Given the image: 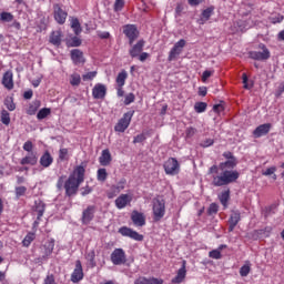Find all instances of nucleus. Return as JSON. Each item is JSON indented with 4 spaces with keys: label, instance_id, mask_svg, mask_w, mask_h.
Wrapping results in <instances>:
<instances>
[{
    "label": "nucleus",
    "instance_id": "obj_1",
    "mask_svg": "<svg viewBox=\"0 0 284 284\" xmlns=\"http://www.w3.org/2000/svg\"><path fill=\"white\" fill-rule=\"evenodd\" d=\"M236 165H239V160L236 159L226 160L219 165H212L209 169V174H214L212 176V185L214 187H223L224 185H230V183H236L239 176H241V173L234 170Z\"/></svg>",
    "mask_w": 284,
    "mask_h": 284
},
{
    "label": "nucleus",
    "instance_id": "obj_2",
    "mask_svg": "<svg viewBox=\"0 0 284 284\" xmlns=\"http://www.w3.org/2000/svg\"><path fill=\"white\" fill-rule=\"evenodd\" d=\"M85 181V168L78 165L64 183L65 196H77L81 183Z\"/></svg>",
    "mask_w": 284,
    "mask_h": 284
},
{
    "label": "nucleus",
    "instance_id": "obj_3",
    "mask_svg": "<svg viewBox=\"0 0 284 284\" xmlns=\"http://www.w3.org/2000/svg\"><path fill=\"white\" fill-rule=\"evenodd\" d=\"M164 172L169 176H176L181 172V164H179V160L176 158H169L164 164Z\"/></svg>",
    "mask_w": 284,
    "mask_h": 284
},
{
    "label": "nucleus",
    "instance_id": "obj_4",
    "mask_svg": "<svg viewBox=\"0 0 284 284\" xmlns=\"http://www.w3.org/2000/svg\"><path fill=\"white\" fill-rule=\"evenodd\" d=\"M132 116H134V111H128L124 113L123 116L114 125V132H125V130L130 128V123H132Z\"/></svg>",
    "mask_w": 284,
    "mask_h": 284
},
{
    "label": "nucleus",
    "instance_id": "obj_5",
    "mask_svg": "<svg viewBox=\"0 0 284 284\" xmlns=\"http://www.w3.org/2000/svg\"><path fill=\"white\" fill-rule=\"evenodd\" d=\"M165 216V200L154 199L153 200V220L155 222L161 221Z\"/></svg>",
    "mask_w": 284,
    "mask_h": 284
},
{
    "label": "nucleus",
    "instance_id": "obj_6",
    "mask_svg": "<svg viewBox=\"0 0 284 284\" xmlns=\"http://www.w3.org/2000/svg\"><path fill=\"white\" fill-rule=\"evenodd\" d=\"M260 48L263 50L261 51H250L248 57L253 59V61H267L270 59V49L265 47V44H260Z\"/></svg>",
    "mask_w": 284,
    "mask_h": 284
},
{
    "label": "nucleus",
    "instance_id": "obj_7",
    "mask_svg": "<svg viewBox=\"0 0 284 284\" xmlns=\"http://www.w3.org/2000/svg\"><path fill=\"white\" fill-rule=\"evenodd\" d=\"M53 19L59 26H63L68 19V11L63 10L59 3L53 4Z\"/></svg>",
    "mask_w": 284,
    "mask_h": 284
},
{
    "label": "nucleus",
    "instance_id": "obj_8",
    "mask_svg": "<svg viewBox=\"0 0 284 284\" xmlns=\"http://www.w3.org/2000/svg\"><path fill=\"white\" fill-rule=\"evenodd\" d=\"M123 34L129 38V45H133L134 41L139 39V30L134 24H126L123 27Z\"/></svg>",
    "mask_w": 284,
    "mask_h": 284
},
{
    "label": "nucleus",
    "instance_id": "obj_9",
    "mask_svg": "<svg viewBox=\"0 0 284 284\" xmlns=\"http://www.w3.org/2000/svg\"><path fill=\"white\" fill-rule=\"evenodd\" d=\"M125 183H128V181L125 179H121L118 184L111 185L106 192L108 199H114V196H119V194L125 190Z\"/></svg>",
    "mask_w": 284,
    "mask_h": 284
},
{
    "label": "nucleus",
    "instance_id": "obj_10",
    "mask_svg": "<svg viewBox=\"0 0 284 284\" xmlns=\"http://www.w3.org/2000/svg\"><path fill=\"white\" fill-rule=\"evenodd\" d=\"M119 234L122 236H128L129 239H132L133 241H143L144 236L143 234H140L139 232L128 227V226H122L119 229Z\"/></svg>",
    "mask_w": 284,
    "mask_h": 284
},
{
    "label": "nucleus",
    "instance_id": "obj_11",
    "mask_svg": "<svg viewBox=\"0 0 284 284\" xmlns=\"http://www.w3.org/2000/svg\"><path fill=\"white\" fill-rule=\"evenodd\" d=\"M97 212V206L89 205L83 212H82V225H90L92 221H94V214Z\"/></svg>",
    "mask_w": 284,
    "mask_h": 284
},
{
    "label": "nucleus",
    "instance_id": "obj_12",
    "mask_svg": "<svg viewBox=\"0 0 284 284\" xmlns=\"http://www.w3.org/2000/svg\"><path fill=\"white\" fill-rule=\"evenodd\" d=\"M125 261V251H123V248H115L111 253V263H113V265H124Z\"/></svg>",
    "mask_w": 284,
    "mask_h": 284
},
{
    "label": "nucleus",
    "instance_id": "obj_13",
    "mask_svg": "<svg viewBox=\"0 0 284 284\" xmlns=\"http://www.w3.org/2000/svg\"><path fill=\"white\" fill-rule=\"evenodd\" d=\"M183 48H185V40L181 39L171 49L168 61H174V59H176V57L183 52Z\"/></svg>",
    "mask_w": 284,
    "mask_h": 284
},
{
    "label": "nucleus",
    "instance_id": "obj_14",
    "mask_svg": "<svg viewBox=\"0 0 284 284\" xmlns=\"http://www.w3.org/2000/svg\"><path fill=\"white\" fill-rule=\"evenodd\" d=\"M187 262L183 261L182 266L178 270V273L175 277L171 280V283L173 284H181L183 281H185V277L187 276V268H186Z\"/></svg>",
    "mask_w": 284,
    "mask_h": 284
},
{
    "label": "nucleus",
    "instance_id": "obj_15",
    "mask_svg": "<svg viewBox=\"0 0 284 284\" xmlns=\"http://www.w3.org/2000/svg\"><path fill=\"white\" fill-rule=\"evenodd\" d=\"M83 265L81 264L80 260L75 261V267L71 274L72 283H79L83 281Z\"/></svg>",
    "mask_w": 284,
    "mask_h": 284
},
{
    "label": "nucleus",
    "instance_id": "obj_16",
    "mask_svg": "<svg viewBox=\"0 0 284 284\" xmlns=\"http://www.w3.org/2000/svg\"><path fill=\"white\" fill-rule=\"evenodd\" d=\"M131 221L133 225H135V227H143L145 226V223H146L145 214L134 210L131 213Z\"/></svg>",
    "mask_w": 284,
    "mask_h": 284
},
{
    "label": "nucleus",
    "instance_id": "obj_17",
    "mask_svg": "<svg viewBox=\"0 0 284 284\" xmlns=\"http://www.w3.org/2000/svg\"><path fill=\"white\" fill-rule=\"evenodd\" d=\"M239 223H241V211H232L229 217V232H234Z\"/></svg>",
    "mask_w": 284,
    "mask_h": 284
},
{
    "label": "nucleus",
    "instance_id": "obj_18",
    "mask_svg": "<svg viewBox=\"0 0 284 284\" xmlns=\"http://www.w3.org/2000/svg\"><path fill=\"white\" fill-rule=\"evenodd\" d=\"M270 130H272V123L261 124L253 131V136L254 139H261V136L270 134Z\"/></svg>",
    "mask_w": 284,
    "mask_h": 284
},
{
    "label": "nucleus",
    "instance_id": "obj_19",
    "mask_svg": "<svg viewBox=\"0 0 284 284\" xmlns=\"http://www.w3.org/2000/svg\"><path fill=\"white\" fill-rule=\"evenodd\" d=\"M108 94V88L102 83H97L92 89L93 99H105Z\"/></svg>",
    "mask_w": 284,
    "mask_h": 284
},
{
    "label": "nucleus",
    "instance_id": "obj_20",
    "mask_svg": "<svg viewBox=\"0 0 284 284\" xmlns=\"http://www.w3.org/2000/svg\"><path fill=\"white\" fill-rule=\"evenodd\" d=\"M129 203H132V195H130V194H121L115 200V207L118 210H123V209L128 207Z\"/></svg>",
    "mask_w": 284,
    "mask_h": 284
},
{
    "label": "nucleus",
    "instance_id": "obj_21",
    "mask_svg": "<svg viewBox=\"0 0 284 284\" xmlns=\"http://www.w3.org/2000/svg\"><path fill=\"white\" fill-rule=\"evenodd\" d=\"M2 85L7 90H14V75L12 74V71H7L3 73Z\"/></svg>",
    "mask_w": 284,
    "mask_h": 284
},
{
    "label": "nucleus",
    "instance_id": "obj_22",
    "mask_svg": "<svg viewBox=\"0 0 284 284\" xmlns=\"http://www.w3.org/2000/svg\"><path fill=\"white\" fill-rule=\"evenodd\" d=\"M143 48H145V40H139L130 50L129 54L132 59H136L142 52Z\"/></svg>",
    "mask_w": 284,
    "mask_h": 284
},
{
    "label": "nucleus",
    "instance_id": "obj_23",
    "mask_svg": "<svg viewBox=\"0 0 284 284\" xmlns=\"http://www.w3.org/2000/svg\"><path fill=\"white\" fill-rule=\"evenodd\" d=\"M100 165H103L106 168V165H110L112 163V153H110L109 149H105L102 151L100 158H99Z\"/></svg>",
    "mask_w": 284,
    "mask_h": 284
},
{
    "label": "nucleus",
    "instance_id": "obj_24",
    "mask_svg": "<svg viewBox=\"0 0 284 284\" xmlns=\"http://www.w3.org/2000/svg\"><path fill=\"white\" fill-rule=\"evenodd\" d=\"M71 61H73L74 65H79L80 63H85V59L83 58V52L79 49L71 50Z\"/></svg>",
    "mask_w": 284,
    "mask_h": 284
},
{
    "label": "nucleus",
    "instance_id": "obj_25",
    "mask_svg": "<svg viewBox=\"0 0 284 284\" xmlns=\"http://www.w3.org/2000/svg\"><path fill=\"white\" fill-rule=\"evenodd\" d=\"M54 163V158L50 154V151H45L40 158V165L42 168H50Z\"/></svg>",
    "mask_w": 284,
    "mask_h": 284
},
{
    "label": "nucleus",
    "instance_id": "obj_26",
    "mask_svg": "<svg viewBox=\"0 0 284 284\" xmlns=\"http://www.w3.org/2000/svg\"><path fill=\"white\" fill-rule=\"evenodd\" d=\"M33 212L38 213V221H41L43 214H45V203L41 200H36L33 205Z\"/></svg>",
    "mask_w": 284,
    "mask_h": 284
},
{
    "label": "nucleus",
    "instance_id": "obj_27",
    "mask_svg": "<svg viewBox=\"0 0 284 284\" xmlns=\"http://www.w3.org/2000/svg\"><path fill=\"white\" fill-rule=\"evenodd\" d=\"M39 159L37 158V153L31 152L27 156L22 158L20 161L21 165H37Z\"/></svg>",
    "mask_w": 284,
    "mask_h": 284
},
{
    "label": "nucleus",
    "instance_id": "obj_28",
    "mask_svg": "<svg viewBox=\"0 0 284 284\" xmlns=\"http://www.w3.org/2000/svg\"><path fill=\"white\" fill-rule=\"evenodd\" d=\"M214 14V6L207 7L202 11L200 24L203 26V23H206V21H210V18Z\"/></svg>",
    "mask_w": 284,
    "mask_h": 284
},
{
    "label": "nucleus",
    "instance_id": "obj_29",
    "mask_svg": "<svg viewBox=\"0 0 284 284\" xmlns=\"http://www.w3.org/2000/svg\"><path fill=\"white\" fill-rule=\"evenodd\" d=\"M133 284H163V280H159L156 277L146 278L141 276L136 278Z\"/></svg>",
    "mask_w": 284,
    "mask_h": 284
},
{
    "label": "nucleus",
    "instance_id": "obj_30",
    "mask_svg": "<svg viewBox=\"0 0 284 284\" xmlns=\"http://www.w3.org/2000/svg\"><path fill=\"white\" fill-rule=\"evenodd\" d=\"M40 108H41V101L40 100H34L33 102H31L29 104V108L27 110V114H29V116H34V114H37V112H39Z\"/></svg>",
    "mask_w": 284,
    "mask_h": 284
},
{
    "label": "nucleus",
    "instance_id": "obj_31",
    "mask_svg": "<svg viewBox=\"0 0 284 284\" xmlns=\"http://www.w3.org/2000/svg\"><path fill=\"white\" fill-rule=\"evenodd\" d=\"M49 41L52 45L59 48L61 45V31H52Z\"/></svg>",
    "mask_w": 284,
    "mask_h": 284
},
{
    "label": "nucleus",
    "instance_id": "obj_32",
    "mask_svg": "<svg viewBox=\"0 0 284 284\" xmlns=\"http://www.w3.org/2000/svg\"><path fill=\"white\" fill-rule=\"evenodd\" d=\"M219 201L221 205H223L224 210H227V203H230V189H227L226 191H223L219 195Z\"/></svg>",
    "mask_w": 284,
    "mask_h": 284
},
{
    "label": "nucleus",
    "instance_id": "obj_33",
    "mask_svg": "<svg viewBox=\"0 0 284 284\" xmlns=\"http://www.w3.org/2000/svg\"><path fill=\"white\" fill-rule=\"evenodd\" d=\"M128 80V71L122 70L116 79H115V83L118 85V88H123V85H125V81Z\"/></svg>",
    "mask_w": 284,
    "mask_h": 284
},
{
    "label": "nucleus",
    "instance_id": "obj_34",
    "mask_svg": "<svg viewBox=\"0 0 284 284\" xmlns=\"http://www.w3.org/2000/svg\"><path fill=\"white\" fill-rule=\"evenodd\" d=\"M52 252H54V240L48 241L44 244V255L43 258H48Z\"/></svg>",
    "mask_w": 284,
    "mask_h": 284
},
{
    "label": "nucleus",
    "instance_id": "obj_35",
    "mask_svg": "<svg viewBox=\"0 0 284 284\" xmlns=\"http://www.w3.org/2000/svg\"><path fill=\"white\" fill-rule=\"evenodd\" d=\"M71 28L77 37L83 32V29H81V22H79L78 18H72Z\"/></svg>",
    "mask_w": 284,
    "mask_h": 284
},
{
    "label": "nucleus",
    "instance_id": "obj_36",
    "mask_svg": "<svg viewBox=\"0 0 284 284\" xmlns=\"http://www.w3.org/2000/svg\"><path fill=\"white\" fill-rule=\"evenodd\" d=\"M52 114V110L50 108H43L37 113L38 121H43V119H48Z\"/></svg>",
    "mask_w": 284,
    "mask_h": 284
},
{
    "label": "nucleus",
    "instance_id": "obj_37",
    "mask_svg": "<svg viewBox=\"0 0 284 284\" xmlns=\"http://www.w3.org/2000/svg\"><path fill=\"white\" fill-rule=\"evenodd\" d=\"M34 239H37V235L34 233H32V232L28 233L22 241V245L24 247H30V245H32V241H34Z\"/></svg>",
    "mask_w": 284,
    "mask_h": 284
},
{
    "label": "nucleus",
    "instance_id": "obj_38",
    "mask_svg": "<svg viewBox=\"0 0 284 284\" xmlns=\"http://www.w3.org/2000/svg\"><path fill=\"white\" fill-rule=\"evenodd\" d=\"M97 180L101 183H105V181H108V170L99 169L97 172Z\"/></svg>",
    "mask_w": 284,
    "mask_h": 284
},
{
    "label": "nucleus",
    "instance_id": "obj_39",
    "mask_svg": "<svg viewBox=\"0 0 284 284\" xmlns=\"http://www.w3.org/2000/svg\"><path fill=\"white\" fill-rule=\"evenodd\" d=\"M82 41L79 37H73L69 41H67L68 48H79L81 45Z\"/></svg>",
    "mask_w": 284,
    "mask_h": 284
},
{
    "label": "nucleus",
    "instance_id": "obj_40",
    "mask_svg": "<svg viewBox=\"0 0 284 284\" xmlns=\"http://www.w3.org/2000/svg\"><path fill=\"white\" fill-rule=\"evenodd\" d=\"M13 20H14V16L10 12L3 11L0 13V21H3L4 23H10Z\"/></svg>",
    "mask_w": 284,
    "mask_h": 284
},
{
    "label": "nucleus",
    "instance_id": "obj_41",
    "mask_svg": "<svg viewBox=\"0 0 284 284\" xmlns=\"http://www.w3.org/2000/svg\"><path fill=\"white\" fill-rule=\"evenodd\" d=\"M4 105L9 110V112H14V110H17V104H14L13 98L4 99Z\"/></svg>",
    "mask_w": 284,
    "mask_h": 284
},
{
    "label": "nucleus",
    "instance_id": "obj_42",
    "mask_svg": "<svg viewBox=\"0 0 284 284\" xmlns=\"http://www.w3.org/2000/svg\"><path fill=\"white\" fill-rule=\"evenodd\" d=\"M194 110L197 112V114H201L207 110V103L205 102H196L194 104Z\"/></svg>",
    "mask_w": 284,
    "mask_h": 284
},
{
    "label": "nucleus",
    "instance_id": "obj_43",
    "mask_svg": "<svg viewBox=\"0 0 284 284\" xmlns=\"http://www.w3.org/2000/svg\"><path fill=\"white\" fill-rule=\"evenodd\" d=\"M70 84L73 87L81 85V75L79 73L71 74Z\"/></svg>",
    "mask_w": 284,
    "mask_h": 284
},
{
    "label": "nucleus",
    "instance_id": "obj_44",
    "mask_svg": "<svg viewBox=\"0 0 284 284\" xmlns=\"http://www.w3.org/2000/svg\"><path fill=\"white\" fill-rule=\"evenodd\" d=\"M1 123L10 125V113L6 109L1 111Z\"/></svg>",
    "mask_w": 284,
    "mask_h": 284
},
{
    "label": "nucleus",
    "instance_id": "obj_45",
    "mask_svg": "<svg viewBox=\"0 0 284 284\" xmlns=\"http://www.w3.org/2000/svg\"><path fill=\"white\" fill-rule=\"evenodd\" d=\"M125 8V0H115L113 10L114 12H121Z\"/></svg>",
    "mask_w": 284,
    "mask_h": 284
},
{
    "label": "nucleus",
    "instance_id": "obj_46",
    "mask_svg": "<svg viewBox=\"0 0 284 284\" xmlns=\"http://www.w3.org/2000/svg\"><path fill=\"white\" fill-rule=\"evenodd\" d=\"M209 216H214V214H219V204L211 203L207 209Z\"/></svg>",
    "mask_w": 284,
    "mask_h": 284
},
{
    "label": "nucleus",
    "instance_id": "obj_47",
    "mask_svg": "<svg viewBox=\"0 0 284 284\" xmlns=\"http://www.w3.org/2000/svg\"><path fill=\"white\" fill-rule=\"evenodd\" d=\"M87 258L92 267H97V261H95L97 255L94 251L89 252L87 255Z\"/></svg>",
    "mask_w": 284,
    "mask_h": 284
},
{
    "label": "nucleus",
    "instance_id": "obj_48",
    "mask_svg": "<svg viewBox=\"0 0 284 284\" xmlns=\"http://www.w3.org/2000/svg\"><path fill=\"white\" fill-rule=\"evenodd\" d=\"M210 258H214L215 261H219L223 257V255L221 254V251H219V248L213 250L209 253Z\"/></svg>",
    "mask_w": 284,
    "mask_h": 284
},
{
    "label": "nucleus",
    "instance_id": "obj_49",
    "mask_svg": "<svg viewBox=\"0 0 284 284\" xmlns=\"http://www.w3.org/2000/svg\"><path fill=\"white\" fill-rule=\"evenodd\" d=\"M26 192H28V187H26V186H17L16 187V196H17V199H21V196H24Z\"/></svg>",
    "mask_w": 284,
    "mask_h": 284
},
{
    "label": "nucleus",
    "instance_id": "obj_50",
    "mask_svg": "<svg viewBox=\"0 0 284 284\" xmlns=\"http://www.w3.org/2000/svg\"><path fill=\"white\" fill-rule=\"evenodd\" d=\"M136 97L134 95V93H129L125 95L124 98V105H130L131 103H134Z\"/></svg>",
    "mask_w": 284,
    "mask_h": 284
},
{
    "label": "nucleus",
    "instance_id": "obj_51",
    "mask_svg": "<svg viewBox=\"0 0 284 284\" xmlns=\"http://www.w3.org/2000/svg\"><path fill=\"white\" fill-rule=\"evenodd\" d=\"M63 187H65V175L60 176L57 182V190H59V192H61Z\"/></svg>",
    "mask_w": 284,
    "mask_h": 284
},
{
    "label": "nucleus",
    "instance_id": "obj_52",
    "mask_svg": "<svg viewBox=\"0 0 284 284\" xmlns=\"http://www.w3.org/2000/svg\"><path fill=\"white\" fill-rule=\"evenodd\" d=\"M251 267H250V264H245L243 265L241 268H240V275L241 276H247L251 272Z\"/></svg>",
    "mask_w": 284,
    "mask_h": 284
},
{
    "label": "nucleus",
    "instance_id": "obj_53",
    "mask_svg": "<svg viewBox=\"0 0 284 284\" xmlns=\"http://www.w3.org/2000/svg\"><path fill=\"white\" fill-rule=\"evenodd\" d=\"M283 93H284V81L278 84V87H277V89L275 91L276 99H281Z\"/></svg>",
    "mask_w": 284,
    "mask_h": 284
},
{
    "label": "nucleus",
    "instance_id": "obj_54",
    "mask_svg": "<svg viewBox=\"0 0 284 284\" xmlns=\"http://www.w3.org/2000/svg\"><path fill=\"white\" fill-rule=\"evenodd\" d=\"M201 148H212L214 145V139H206L200 143Z\"/></svg>",
    "mask_w": 284,
    "mask_h": 284
},
{
    "label": "nucleus",
    "instance_id": "obj_55",
    "mask_svg": "<svg viewBox=\"0 0 284 284\" xmlns=\"http://www.w3.org/2000/svg\"><path fill=\"white\" fill-rule=\"evenodd\" d=\"M97 77V71L88 72L87 74L82 75L83 81H92Z\"/></svg>",
    "mask_w": 284,
    "mask_h": 284
},
{
    "label": "nucleus",
    "instance_id": "obj_56",
    "mask_svg": "<svg viewBox=\"0 0 284 284\" xmlns=\"http://www.w3.org/2000/svg\"><path fill=\"white\" fill-rule=\"evenodd\" d=\"M23 150H24V152H30V153H32V150H33V148H34V144H32V141H27V142H24L23 143Z\"/></svg>",
    "mask_w": 284,
    "mask_h": 284
},
{
    "label": "nucleus",
    "instance_id": "obj_57",
    "mask_svg": "<svg viewBox=\"0 0 284 284\" xmlns=\"http://www.w3.org/2000/svg\"><path fill=\"white\" fill-rule=\"evenodd\" d=\"M185 134H186V139H192V136L196 134V129H194L193 126H189L185 130Z\"/></svg>",
    "mask_w": 284,
    "mask_h": 284
},
{
    "label": "nucleus",
    "instance_id": "obj_58",
    "mask_svg": "<svg viewBox=\"0 0 284 284\" xmlns=\"http://www.w3.org/2000/svg\"><path fill=\"white\" fill-rule=\"evenodd\" d=\"M148 138H145L144 133L138 134L136 136H134L133 139V143H143V141H145Z\"/></svg>",
    "mask_w": 284,
    "mask_h": 284
},
{
    "label": "nucleus",
    "instance_id": "obj_59",
    "mask_svg": "<svg viewBox=\"0 0 284 284\" xmlns=\"http://www.w3.org/2000/svg\"><path fill=\"white\" fill-rule=\"evenodd\" d=\"M212 74H214V71L205 70L202 73V81H203V83H205V81H207L209 78L212 77Z\"/></svg>",
    "mask_w": 284,
    "mask_h": 284
},
{
    "label": "nucleus",
    "instance_id": "obj_60",
    "mask_svg": "<svg viewBox=\"0 0 284 284\" xmlns=\"http://www.w3.org/2000/svg\"><path fill=\"white\" fill-rule=\"evenodd\" d=\"M43 284H57V281L54 280V275H52V274L47 275Z\"/></svg>",
    "mask_w": 284,
    "mask_h": 284
},
{
    "label": "nucleus",
    "instance_id": "obj_61",
    "mask_svg": "<svg viewBox=\"0 0 284 284\" xmlns=\"http://www.w3.org/2000/svg\"><path fill=\"white\" fill-rule=\"evenodd\" d=\"M65 156H68V149H60L59 150V159H60V161H65Z\"/></svg>",
    "mask_w": 284,
    "mask_h": 284
},
{
    "label": "nucleus",
    "instance_id": "obj_62",
    "mask_svg": "<svg viewBox=\"0 0 284 284\" xmlns=\"http://www.w3.org/2000/svg\"><path fill=\"white\" fill-rule=\"evenodd\" d=\"M274 172H276V166H271V168L266 169V171L263 173V175L272 176V174H274Z\"/></svg>",
    "mask_w": 284,
    "mask_h": 284
},
{
    "label": "nucleus",
    "instance_id": "obj_63",
    "mask_svg": "<svg viewBox=\"0 0 284 284\" xmlns=\"http://www.w3.org/2000/svg\"><path fill=\"white\" fill-rule=\"evenodd\" d=\"M91 192H92V187L87 185L85 187L82 189L81 195L82 196H88V194H91Z\"/></svg>",
    "mask_w": 284,
    "mask_h": 284
},
{
    "label": "nucleus",
    "instance_id": "obj_64",
    "mask_svg": "<svg viewBox=\"0 0 284 284\" xmlns=\"http://www.w3.org/2000/svg\"><path fill=\"white\" fill-rule=\"evenodd\" d=\"M99 39H110V32L102 31L98 33Z\"/></svg>",
    "mask_w": 284,
    "mask_h": 284
}]
</instances>
